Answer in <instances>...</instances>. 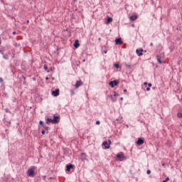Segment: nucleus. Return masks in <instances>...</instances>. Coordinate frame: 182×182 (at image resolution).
<instances>
[{
	"instance_id": "57",
	"label": "nucleus",
	"mask_w": 182,
	"mask_h": 182,
	"mask_svg": "<svg viewBox=\"0 0 182 182\" xmlns=\"http://www.w3.org/2000/svg\"><path fill=\"white\" fill-rule=\"evenodd\" d=\"M162 182H167V181H166L164 180Z\"/></svg>"
},
{
	"instance_id": "31",
	"label": "nucleus",
	"mask_w": 182,
	"mask_h": 182,
	"mask_svg": "<svg viewBox=\"0 0 182 182\" xmlns=\"http://www.w3.org/2000/svg\"><path fill=\"white\" fill-rule=\"evenodd\" d=\"M164 181H166V182H167V181H170V178L166 177Z\"/></svg>"
},
{
	"instance_id": "8",
	"label": "nucleus",
	"mask_w": 182,
	"mask_h": 182,
	"mask_svg": "<svg viewBox=\"0 0 182 182\" xmlns=\"http://www.w3.org/2000/svg\"><path fill=\"white\" fill-rule=\"evenodd\" d=\"M75 168V165L72 164H69L66 165V169L65 171H70V170L73 169Z\"/></svg>"
},
{
	"instance_id": "15",
	"label": "nucleus",
	"mask_w": 182,
	"mask_h": 182,
	"mask_svg": "<svg viewBox=\"0 0 182 182\" xmlns=\"http://www.w3.org/2000/svg\"><path fill=\"white\" fill-rule=\"evenodd\" d=\"M46 124H50V123L53 124V119L52 118H47L46 119Z\"/></svg>"
},
{
	"instance_id": "28",
	"label": "nucleus",
	"mask_w": 182,
	"mask_h": 182,
	"mask_svg": "<svg viewBox=\"0 0 182 182\" xmlns=\"http://www.w3.org/2000/svg\"><path fill=\"white\" fill-rule=\"evenodd\" d=\"M44 70H46V72H48V65H44Z\"/></svg>"
},
{
	"instance_id": "3",
	"label": "nucleus",
	"mask_w": 182,
	"mask_h": 182,
	"mask_svg": "<svg viewBox=\"0 0 182 182\" xmlns=\"http://www.w3.org/2000/svg\"><path fill=\"white\" fill-rule=\"evenodd\" d=\"M119 83V81L118 80H114L112 81H109L108 85H109L111 87H114V86H117Z\"/></svg>"
},
{
	"instance_id": "49",
	"label": "nucleus",
	"mask_w": 182,
	"mask_h": 182,
	"mask_svg": "<svg viewBox=\"0 0 182 182\" xmlns=\"http://www.w3.org/2000/svg\"><path fill=\"white\" fill-rule=\"evenodd\" d=\"M104 53H107V50H105V51H104Z\"/></svg>"
},
{
	"instance_id": "23",
	"label": "nucleus",
	"mask_w": 182,
	"mask_h": 182,
	"mask_svg": "<svg viewBox=\"0 0 182 182\" xmlns=\"http://www.w3.org/2000/svg\"><path fill=\"white\" fill-rule=\"evenodd\" d=\"M39 124L42 126V127H45V124L43 123V121H40Z\"/></svg>"
},
{
	"instance_id": "37",
	"label": "nucleus",
	"mask_w": 182,
	"mask_h": 182,
	"mask_svg": "<svg viewBox=\"0 0 182 182\" xmlns=\"http://www.w3.org/2000/svg\"><path fill=\"white\" fill-rule=\"evenodd\" d=\"M4 95L5 97H8V93L4 92Z\"/></svg>"
},
{
	"instance_id": "53",
	"label": "nucleus",
	"mask_w": 182,
	"mask_h": 182,
	"mask_svg": "<svg viewBox=\"0 0 182 182\" xmlns=\"http://www.w3.org/2000/svg\"><path fill=\"white\" fill-rule=\"evenodd\" d=\"M1 38H0V45H1Z\"/></svg>"
},
{
	"instance_id": "52",
	"label": "nucleus",
	"mask_w": 182,
	"mask_h": 182,
	"mask_svg": "<svg viewBox=\"0 0 182 182\" xmlns=\"http://www.w3.org/2000/svg\"><path fill=\"white\" fill-rule=\"evenodd\" d=\"M26 22H27V23H29V20H27V21H26Z\"/></svg>"
},
{
	"instance_id": "42",
	"label": "nucleus",
	"mask_w": 182,
	"mask_h": 182,
	"mask_svg": "<svg viewBox=\"0 0 182 182\" xmlns=\"http://www.w3.org/2000/svg\"><path fill=\"white\" fill-rule=\"evenodd\" d=\"M46 80H49V77H46Z\"/></svg>"
},
{
	"instance_id": "22",
	"label": "nucleus",
	"mask_w": 182,
	"mask_h": 182,
	"mask_svg": "<svg viewBox=\"0 0 182 182\" xmlns=\"http://www.w3.org/2000/svg\"><path fill=\"white\" fill-rule=\"evenodd\" d=\"M177 117H178V119H181V117H182V112H178L177 113Z\"/></svg>"
},
{
	"instance_id": "29",
	"label": "nucleus",
	"mask_w": 182,
	"mask_h": 182,
	"mask_svg": "<svg viewBox=\"0 0 182 182\" xmlns=\"http://www.w3.org/2000/svg\"><path fill=\"white\" fill-rule=\"evenodd\" d=\"M6 126H7V127H9V126H11V121H9V122H6Z\"/></svg>"
},
{
	"instance_id": "5",
	"label": "nucleus",
	"mask_w": 182,
	"mask_h": 182,
	"mask_svg": "<svg viewBox=\"0 0 182 182\" xmlns=\"http://www.w3.org/2000/svg\"><path fill=\"white\" fill-rule=\"evenodd\" d=\"M136 144H137V146H142V144H144V138H138L137 141H136Z\"/></svg>"
},
{
	"instance_id": "47",
	"label": "nucleus",
	"mask_w": 182,
	"mask_h": 182,
	"mask_svg": "<svg viewBox=\"0 0 182 182\" xmlns=\"http://www.w3.org/2000/svg\"><path fill=\"white\" fill-rule=\"evenodd\" d=\"M120 100H121V101L123 100V97H120Z\"/></svg>"
},
{
	"instance_id": "27",
	"label": "nucleus",
	"mask_w": 182,
	"mask_h": 182,
	"mask_svg": "<svg viewBox=\"0 0 182 182\" xmlns=\"http://www.w3.org/2000/svg\"><path fill=\"white\" fill-rule=\"evenodd\" d=\"M126 68H127V69H132V65L126 64Z\"/></svg>"
},
{
	"instance_id": "58",
	"label": "nucleus",
	"mask_w": 182,
	"mask_h": 182,
	"mask_svg": "<svg viewBox=\"0 0 182 182\" xmlns=\"http://www.w3.org/2000/svg\"><path fill=\"white\" fill-rule=\"evenodd\" d=\"M50 178L52 179V177H50Z\"/></svg>"
},
{
	"instance_id": "18",
	"label": "nucleus",
	"mask_w": 182,
	"mask_h": 182,
	"mask_svg": "<svg viewBox=\"0 0 182 182\" xmlns=\"http://www.w3.org/2000/svg\"><path fill=\"white\" fill-rule=\"evenodd\" d=\"M156 58L159 63H160V64L163 63V61H161V55H157L156 56Z\"/></svg>"
},
{
	"instance_id": "4",
	"label": "nucleus",
	"mask_w": 182,
	"mask_h": 182,
	"mask_svg": "<svg viewBox=\"0 0 182 182\" xmlns=\"http://www.w3.org/2000/svg\"><path fill=\"white\" fill-rule=\"evenodd\" d=\"M53 124H58V123H59V122H60V116L53 115Z\"/></svg>"
},
{
	"instance_id": "34",
	"label": "nucleus",
	"mask_w": 182,
	"mask_h": 182,
	"mask_svg": "<svg viewBox=\"0 0 182 182\" xmlns=\"http://www.w3.org/2000/svg\"><path fill=\"white\" fill-rule=\"evenodd\" d=\"M144 86H145L146 87H147V85H149V84L147 83V82H144Z\"/></svg>"
},
{
	"instance_id": "7",
	"label": "nucleus",
	"mask_w": 182,
	"mask_h": 182,
	"mask_svg": "<svg viewBox=\"0 0 182 182\" xmlns=\"http://www.w3.org/2000/svg\"><path fill=\"white\" fill-rule=\"evenodd\" d=\"M82 85H83V82H82V80H77L75 85V89H79V87H80Z\"/></svg>"
},
{
	"instance_id": "12",
	"label": "nucleus",
	"mask_w": 182,
	"mask_h": 182,
	"mask_svg": "<svg viewBox=\"0 0 182 182\" xmlns=\"http://www.w3.org/2000/svg\"><path fill=\"white\" fill-rule=\"evenodd\" d=\"M102 146H105V150H107V149H110V145L108 144L107 141H105L102 143Z\"/></svg>"
},
{
	"instance_id": "45",
	"label": "nucleus",
	"mask_w": 182,
	"mask_h": 182,
	"mask_svg": "<svg viewBox=\"0 0 182 182\" xmlns=\"http://www.w3.org/2000/svg\"><path fill=\"white\" fill-rule=\"evenodd\" d=\"M162 166H163V167H164V166H166V164L162 163Z\"/></svg>"
},
{
	"instance_id": "50",
	"label": "nucleus",
	"mask_w": 182,
	"mask_h": 182,
	"mask_svg": "<svg viewBox=\"0 0 182 182\" xmlns=\"http://www.w3.org/2000/svg\"><path fill=\"white\" fill-rule=\"evenodd\" d=\"M33 80H36V77H33Z\"/></svg>"
},
{
	"instance_id": "54",
	"label": "nucleus",
	"mask_w": 182,
	"mask_h": 182,
	"mask_svg": "<svg viewBox=\"0 0 182 182\" xmlns=\"http://www.w3.org/2000/svg\"><path fill=\"white\" fill-rule=\"evenodd\" d=\"M85 61H86V60H82V62H85Z\"/></svg>"
},
{
	"instance_id": "25",
	"label": "nucleus",
	"mask_w": 182,
	"mask_h": 182,
	"mask_svg": "<svg viewBox=\"0 0 182 182\" xmlns=\"http://www.w3.org/2000/svg\"><path fill=\"white\" fill-rule=\"evenodd\" d=\"M70 93H71V95L73 96L74 95H75V89H73L70 90Z\"/></svg>"
},
{
	"instance_id": "43",
	"label": "nucleus",
	"mask_w": 182,
	"mask_h": 182,
	"mask_svg": "<svg viewBox=\"0 0 182 182\" xmlns=\"http://www.w3.org/2000/svg\"><path fill=\"white\" fill-rule=\"evenodd\" d=\"M126 92H127V90H124V93H126Z\"/></svg>"
},
{
	"instance_id": "11",
	"label": "nucleus",
	"mask_w": 182,
	"mask_h": 182,
	"mask_svg": "<svg viewBox=\"0 0 182 182\" xmlns=\"http://www.w3.org/2000/svg\"><path fill=\"white\" fill-rule=\"evenodd\" d=\"M115 45H123V41L122 40V38H117L114 41Z\"/></svg>"
},
{
	"instance_id": "40",
	"label": "nucleus",
	"mask_w": 182,
	"mask_h": 182,
	"mask_svg": "<svg viewBox=\"0 0 182 182\" xmlns=\"http://www.w3.org/2000/svg\"><path fill=\"white\" fill-rule=\"evenodd\" d=\"M0 53H1V55H4V50H0Z\"/></svg>"
},
{
	"instance_id": "10",
	"label": "nucleus",
	"mask_w": 182,
	"mask_h": 182,
	"mask_svg": "<svg viewBox=\"0 0 182 182\" xmlns=\"http://www.w3.org/2000/svg\"><path fill=\"white\" fill-rule=\"evenodd\" d=\"M143 52H144V50H143V48L136 50V53L138 56H143Z\"/></svg>"
},
{
	"instance_id": "17",
	"label": "nucleus",
	"mask_w": 182,
	"mask_h": 182,
	"mask_svg": "<svg viewBox=\"0 0 182 182\" xmlns=\"http://www.w3.org/2000/svg\"><path fill=\"white\" fill-rule=\"evenodd\" d=\"M111 22H113V18L110 16H107V22L106 24L109 25Z\"/></svg>"
},
{
	"instance_id": "20",
	"label": "nucleus",
	"mask_w": 182,
	"mask_h": 182,
	"mask_svg": "<svg viewBox=\"0 0 182 182\" xmlns=\"http://www.w3.org/2000/svg\"><path fill=\"white\" fill-rule=\"evenodd\" d=\"M43 127L44 130H46V133H49V132H48L49 130V127L44 125V127Z\"/></svg>"
},
{
	"instance_id": "56",
	"label": "nucleus",
	"mask_w": 182,
	"mask_h": 182,
	"mask_svg": "<svg viewBox=\"0 0 182 182\" xmlns=\"http://www.w3.org/2000/svg\"><path fill=\"white\" fill-rule=\"evenodd\" d=\"M74 1V2H76V1H77V0H73Z\"/></svg>"
},
{
	"instance_id": "44",
	"label": "nucleus",
	"mask_w": 182,
	"mask_h": 182,
	"mask_svg": "<svg viewBox=\"0 0 182 182\" xmlns=\"http://www.w3.org/2000/svg\"><path fill=\"white\" fill-rule=\"evenodd\" d=\"M13 34H14V35H16V31H14V32H13Z\"/></svg>"
},
{
	"instance_id": "6",
	"label": "nucleus",
	"mask_w": 182,
	"mask_h": 182,
	"mask_svg": "<svg viewBox=\"0 0 182 182\" xmlns=\"http://www.w3.org/2000/svg\"><path fill=\"white\" fill-rule=\"evenodd\" d=\"M52 95L54 96V97H58L60 95V90L59 88L55 89V90L52 91Z\"/></svg>"
},
{
	"instance_id": "9",
	"label": "nucleus",
	"mask_w": 182,
	"mask_h": 182,
	"mask_svg": "<svg viewBox=\"0 0 182 182\" xmlns=\"http://www.w3.org/2000/svg\"><path fill=\"white\" fill-rule=\"evenodd\" d=\"M116 96H119V95L116 94V91H114V96L113 95H110L109 97L112 100V102H116V100H117V98H116Z\"/></svg>"
},
{
	"instance_id": "30",
	"label": "nucleus",
	"mask_w": 182,
	"mask_h": 182,
	"mask_svg": "<svg viewBox=\"0 0 182 182\" xmlns=\"http://www.w3.org/2000/svg\"><path fill=\"white\" fill-rule=\"evenodd\" d=\"M146 174H148V175L151 174V171H150V169H148L146 171Z\"/></svg>"
},
{
	"instance_id": "33",
	"label": "nucleus",
	"mask_w": 182,
	"mask_h": 182,
	"mask_svg": "<svg viewBox=\"0 0 182 182\" xmlns=\"http://www.w3.org/2000/svg\"><path fill=\"white\" fill-rule=\"evenodd\" d=\"M108 144L110 146V144H112V140L111 139H108Z\"/></svg>"
},
{
	"instance_id": "51",
	"label": "nucleus",
	"mask_w": 182,
	"mask_h": 182,
	"mask_svg": "<svg viewBox=\"0 0 182 182\" xmlns=\"http://www.w3.org/2000/svg\"><path fill=\"white\" fill-rule=\"evenodd\" d=\"M150 46H153V43H150Z\"/></svg>"
},
{
	"instance_id": "48",
	"label": "nucleus",
	"mask_w": 182,
	"mask_h": 182,
	"mask_svg": "<svg viewBox=\"0 0 182 182\" xmlns=\"http://www.w3.org/2000/svg\"><path fill=\"white\" fill-rule=\"evenodd\" d=\"M98 41H102V38H98Z\"/></svg>"
},
{
	"instance_id": "60",
	"label": "nucleus",
	"mask_w": 182,
	"mask_h": 182,
	"mask_svg": "<svg viewBox=\"0 0 182 182\" xmlns=\"http://www.w3.org/2000/svg\"><path fill=\"white\" fill-rule=\"evenodd\" d=\"M181 100H182V98H181Z\"/></svg>"
},
{
	"instance_id": "21",
	"label": "nucleus",
	"mask_w": 182,
	"mask_h": 182,
	"mask_svg": "<svg viewBox=\"0 0 182 182\" xmlns=\"http://www.w3.org/2000/svg\"><path fill=\"white\" fill-rule=\"evenodd\" d=\"M3 58H4V59H6V60H7V59H9V57L8 56V54L3 55Z\"/></svg>"
},
{
	"instance_id": "35",
	"label": "nucleus",
	"mask_w": 182,
	"mask_h": 182,
	"mask_svg": "<svg viewBox=\"0 0 182 182\" xmlns=\"http://www.w3.org/2000/svg\"><path fill=\"white\" fill-rule=\"evenodd\" d=\"M152 85H153L150 82V83L148 84V87H151Z\"/></svg>"
},
{
	"instance_id": "39",
	"label": "nucleus",
	"mask_w": 182,
	"mask_h": 182,
	"mask_svg": "<svg viewBox=\"0 0 182 182\" xmlns=\"http://www.w3.org/2000/svg\"><path fill=\"white\" fill-rule=\"evenodd\" d=\"M96 124H97V125L100 124V121H97Z\"/></svg>"
},
{
	"instance_id": "36",
	"label": "nucleus",
	"mask_w": 182,
	"mask_h": 182,
	"mask_svg": "<svg viewBox=\"0 0 182 182\" xmlns=\"http://www.w3.org/2000/svg\"><path fill=\"white\" fill-rule=\"evenodd\" d=\"M45 133H46L45 129H43V130L41 131V134H45Z\"/></svg>"
},
{
	"instance_id": "26",
	"label": "nucleus",
	"mask_w": 182,
	"mask_h": 182,
	"mask_svg": "<svg viewBox=\"0 0 182 182\" xmlns=\"http://www.w3.org/2000/svg\"><path fill=\"white\" fill-rule=\"evenodd\" d=\"M53 69L52 68V67H50L48 70H47V73H50V72H53Z\"/></svg>"
},
{
	"instance_id": "19",
	"label": "nucleus",
	"mask_w": 182,
	"mask_h": 182,
	"mask_svg": "<svg viewBox=\"0 0 182 182\" xmlns=\"http://www.w3.org/2000/svg\"><path fill=\"white\" fill-rule=\"evenodd\" d=\"M114 67L115 68V69H122V66H120V64H119L118 63H115L114 64Z\"/></svg>"
},
{
	"instance_id": "13",
	"label": "nucleus",
	"mask_w": 182,
	"mask_h": 182,
	"mask_svg": "<svg viewBox=\"0 0 182 182\" xmlns=\"http://www.w3.org/2000/svg\"><path fill=\"white\" fill-rule=\"evenodd\" d=\"M73 46L75 49H77V48H79V46H80V43H79V40H75V43L73 44Z\"/></svg>"
},
{
	"instance_id": "59",
	"label": "nucleus",
	"mask_w": 182,
	"mask_h": 182,
	"mask_svg": "<svg viewBox=\"0 0 182 182\" xmlns=\"http://www.w3.org/2000/svg\"><path fill=\"white\" fill-rule=\"evenodd\" d=\"M144 52H146V50H144Z\"/></svg>"
},
{
	"instance_id": "24",
	"label": "nucleus",
	"mask_w": 182,
	"mask_h": 182,
	"mask_svg": "<svg viewBox=\"0 0 182 182\" xmlns=\"http://www.w3.org/2000/svg\"><path fill=\"white\" fill-rule=\"evenodd\" d=\"M81 157H83L84 160H86V154L85 153H82L81 154Z\"/></svg>"
},
{
	"instance_id": "46",
	"label": "nucleus",
	"mask_w": 182,
	"mask_h": 182,
	"mask_svg": "<svg viewBox=\"0 0 182 182\" xmlns=\"http://www.w3.org/2000/svg\"><path fill=\"white\" fill-rule=\"evenodd\" d=\"M51 79L52 80H55V77H53Z\"/></svg>"
},
{
	"instance_id": "41",
	"label": "nucleus",
	"mask_w": 182,
	"mask_h": 182,
	"mask_svg": "<svg viewBox=\"0 0 182 182\" xmlns=\"http://www.w3.org/2000/svg\"><path fill=\"white\" fill-rule=\"evenodd\" d=\"M1 4H5V1L1 0Z\"/></svg>"
},
{
	"instance_id": "38",
	"label": "nucleus",
	"mask_w": 182,
	"mask_h": 182,
	"mask_svg": "<svg viewBox=\"0 0 182 182\" xmlns=\"http://www.w3.org/2000/svg\"><path fill=\"white\" fill-rule=\"evenodd\" d=\"M149 90H150V87H146V92H149Z\"/></svg>"
},
{
	"instance_id": "16",
	"label": "nucleus",
	"mask_w": 182,
	"mask_h": 182,
	"mask_svg": "<svg viewBox=\"0 0 182 182\" xmlns=\"http://www.w3.org/2000/svg\"><path fill=\"white\" fill-rule=\"evenodd\" d=\"M137 18H139V16L137 15H132L129 16V19L130 21H132V22L134 21H136L137 19Z\"/></svg>"
},
{
	"instance_id": "2",
	"label": "nucleus",
	"mask_w": 182,
	"mask_h": 182,
	"mask_svg": "<svg viewBox=\"0 0 182 182\" xmlns=\"http://www.w3.org/2000/svg\"><path fill=\"white\" fill-rule=\"evenodd\" d=\"M117 159L118 161H123V160L126 159V156H124V154H123V152H120L117 155Z\"/></svg>"
},
{
	"instance_id": "1",
	"label": "nucleus",
	"mask_w": 182,
	"mask_h": 182,
	"mask_svg": "<svg viewBox=\"0 0 182 182\" xmlns=\"http://www.w3.org/2000/svg\"><path fill=\"white\" fill-rule=\"evenodd\" d=\"M35 170H36V166H31L27 171V176L28 177H34L35 176Z\"/></svg>"
},
{
	"instance_id": "55",
	"label": "nucleus",
	"mask_w": 182,
	"mask_h": 182,
	"mask_svg": "<svg viewBox=\"0 0 182 182\" xmlns=\"http://www.w3.org/2000/svg\"><path fill=\"white\" fill-rule=\"evenodd\" d=\"M43 178H46V176H45L43 177Z\"/></svg>"
},
{
	"instance_id": "14",
	"label": "nucleus",
	"mask_w": 182,
	"mask_h": 182,
	"mask_svg": "<svg viewBox=\"0 0 182 182\" xmlns=\"http://www.w3.org/2000/svg\"><path fill=\"white\" fill-rule=\"evenodd\" d=\"M23 80V84L26 86L28 85V82H26V77L23 75L21 76V81L22 82Z\"/></svg>"
},
{
	"instance_id": "32",
	"label": "nucleus",
	"mask_w": 182,
	"mask_h": 182,
	"mask_svg": "<svg viewBox=\"0 0 182 182\" xmlns=\"http://www.w3.org/2000/svg\"><path fill=\"white\" fill-rule=\"evenodd\" d=\"M0 83H4V79L2 77H0Z\"/></svg>"
}]
</instances>
